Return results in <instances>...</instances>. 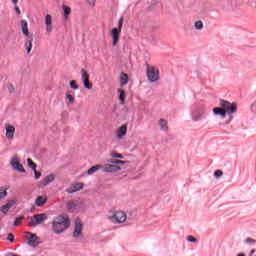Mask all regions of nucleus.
I'll list each match as a JSON object with an SVG mask.
<instances>
[{"instance_id":"nucleus-1","label":"nucleus","mask_w":256,"mask_h":256,"mask_svg":"<svg viewBox=\"0 0 256 256\" xmlns=\"http://www.w3.org/2000/svg\"><path fill=\"white\" fill-rule=\"evenodd\" d=\"M71 220L65 215H58L52 221V231L56 235H61L66 229H69Z\"/></svg>"},{"instance_id":"nucleus-2","label":"nucleus","mask_w":256,"mask_h":256,"mask_svg":"<svg viewBox=\"0 0 256 256\" xmlns=\"http://www.w3.org/2000/svg\"><path fill=\"white\" fill-rule=\"evenodd\" d=\"M191 119L194 123H199V121H203L207 115V106L205 104H194L190 109Z\"/></svg>"},{"instance_id":"nucleus-3","label":"nucleus","mask_w":256,"mask_h":256,"mask_svg":"<svg viewBox=\"0 0 256 256\" xmlns=\"http://www.w3.org/2000/svg\"><path fill=\"white\" fill-rule=\"evenodd\" d=\"M108 219L111 223H114V225H121L127 221V213L121 210L112 211L109 212Z\"/></svg>"},{"instance_id":"nucleus-4","label":"nucleus","mask_w":256,"mask_h":256,"mask_svg":"<svg viewBox=\"0 0 256 256\" xmlns=\"http://www.w3.org/2000/svg\"><path fill=\"white\" fill-rule=\"evenodd\" d=\"M219 105L223 111H226L230 121H233V113H237V105L227 100H220Z\"/></svg>"},{"instance_id":"nucleus-5","label":"nucleus","mask_w":256,"mask_h":256,"mask_svg":"<svg viewBox=\"0 0 256 256\" xmlns=\"http://www.w3.org/2000/svg\"><path fill=\"white\" fill-rule=\"evenodd\" d=\"M45 221H47V214L40 213L30 217L28 225L29 227H37V225H42V223H45Z\"/></svg>"},{"instance_id":"nucleus-6","label":"nucleus","mask_w":256,"mask_h":256,"mask_svg":"<svg viewBox=\"0 0 256 256\" xmlns=\"http://www.w3.org/2000/svg\"><path fill=\"white\" fill-rule=\"evenodd\" d=\"M146 75L150 83H157L159 81V69L155 66L148 67Z\"/></svg>"},{"instance_id":"nucleus-7","label":"nucleus","mask_w":256,"mask_h":256,"mask_svg":"<svg viewBox=\"0 0 256 256\" xmlns=\"http://www.w3.org/2000/svg\"><path fill=\"white\" fill-rule=\"evenodd\" d=\"M66 207L69 213H77L83 208V202L80 200H71L67 202Z\"/></svg>"},{"instance_id":"nucleus-8","label":"nucleus","mask_w":256,"mask_h":256,"mask_svg":"<svg viewBox=\"0 0 256 256\" xmlns=\"http://www.w3.org/2000/svg\"><path fill=\"white\" fill-rule=\"evenodd\" d=\"M10 167L14 171H18L19 173H25V168H23V165L19 163V158L17 156H13L10 161Z\"/></svg>"},{"instance_id":"nucleus-9","label":"nucleus","mask_w":256,"mask_h":256,"mask_svg":"<svg viewBox=\"0 0 256 256\" xmlns=\"http://www.w3.org/2000/svg\"><path fill=\"white\" fill-rule=\"evenodd\" d=\"M26 235L27 245L30 247H37L39 245V237H37V234L27 232Z\"/></svg>"},{"instance_id":"nucleus-10","label":"nucleus","mask_w":256,"mask_h":256,"mask_svg":"<svg viewBox=\"0 0 256 256\" xmlns=\"http://www.w3.org/2000/svg\"><path fill=\"white\" fill-rule=\"evenodd\" d=\"M80 73H81V80L85 89H88V90L93 89V84L89 82V73H87L85 69H81Z\"/></svg>"},{"instance_id":"nucleus-11","label":"nucleus","mask_w":256,"mask_h":256,"mask_svg":"<svg viewBox=\"0 0 256 256\" xmlns=\"http://www.w3.org/2000/svg\"><path fill=\"white\" fill-rule=\"evenodd\" d=\"M6 139L13 141L15 139V127L11 124H5Z\"/></svg>"},{"instance_id":"nucleus-12","label":"nucleus","mask_w":256,"mask_h":256,"mask_svg":"<svg viewBox=\"0 0 256 256\" xmlns=\"http://www.w3.org/2000/svg\"><path fill=\"white\" fill-rule=\"evenodd\" d=\"M83 231V224L81 223V220L77 219L75 220L74 225V231H73V237H81Z\"/></svg>"},{"instance_id":"nucleus-13","label":"nucleus","mask_w":256,"mask_h":256,"mask_svg":"<svg viewBox=\"0 0 256 256\" xmlns=\"http://www.w3.org/2000/svg\"><path fill=\"white\" fill-rule=\"evenodd\" d=\"M46 32L48 35L53 33V17L49 14L45 16Z\"/></svg>"},{"instance_id":"nucleus-14","label":"nucleus","mask_w":256,"mask_h":256,"mask_svg":"<svg viewBox=\"0 0 256 256\" xmlns=\"http://www.w3.org/2000/svg\"><path fill=\"white\" fill-rule=\"evenodd\" d=\"M103 171L104 173H115L116 171H121V166H117L115 164H105Z\"/></svg>"},{"instance_id":"nucleus-15","label":"nucleus","mask_w":256,"mask_h":256,"mask_svg":"<svg viewBox=\"0 0 256 256\" xmlns=\"http://www.w3.org/2000/svg\"><path fill=\"white\" fill-rule=\"evenodd\" d=\"M20 25H21V31L23 35H25V37L27 38L33 37V35L29 34V24L27 23V20H21Z\"/></svg>"},{"instance_id":"nucleus-16","label":"nucleus","mask_w":256,"mask_h":256,"mask_svg":"<svg viewBox=\"0 0 256 256\" xmlns=\"http://www.w3.org/2000/svg\"><path fill=\"white\" fill-rule=\"evenodd\" d=\"M125 135H127V125H122L116 131V138L118 141H121V139H123V137H125Z\"/></svg>"},{"instance_id":"nucleus-17","label":"nucleus","mask_w":256,"mask_h":256,"mask_svg":"<svg viewBox=\"0 0 256 256\" xmlns=\"http://www.w3.org/2000/svg\"><path fill=\"white\" fill-rule=\"evenodd\" d=\"M83 189V183L72 184L67 190L66 193L73 194L77 193V191H81Z\"/></svg>"},{"instance_id":"nucleus-18","label":"nucleus","mask_w":256,"mask_h":256,"mask_svg":"<svg viewBox=\"0 0 256 256\" xmlns=\"http://www.w3.org/2000/svg\"><path fill=\"white\" fill-rule=\"evenodd\" d=\"M12 207H15V200H8L7 203L0 208V211L7 214Z\"/></svg>"},{"instance_id":"nucleus-19","label":"nucleus","mask_w":256,"mask_h":256,"mask_svg":"<svg viewBox=\"0 0 256 256\" xmlns=\"http://www.w3.org/2000/svg\"><path fill=\"white\" fill-rule=\"evenodd\" d=\"M119 30L117 28H114L111 31V37H112V46L115 47L119 41Z\"/></svg>"},{"instance_id":"nucleus-20","label":"nucleus","mask_w":256,"mask_h":256,"mask_svg":"<svg viewBox=\"0 0 256 256\" xmlns=\"http://www.w3.org/2000/svg\"><path fill=\"white\" fill-rule=\"evenodd\" d=\"M48 198L47 196H38L35 199V205L36 207H43V205H45V203H47Z\"/></svg>"},{"instance_id":"nucleus-21","label":"nucleus","mask_w":256,"mask_h":256,"mask_svg":"<svg viewBox=\"0 0 256 256\" xmlns=\"http://www.w3.org/2000/svg\"><path fill=\"white\" fill-rule=\"evenodd\" d=\"M27 39L28 40L25 43V47H26V53L27 55H29V53H31V49H33V36H28Z\"/></svg>"},{"instance_id":"nucleus-22","label":"nucleus","mask_w":256,"mask_h":256,"mask_svg":"<svg viewBox=\"0 0 256 256\" xmlns=\"http://www.w3.org/2000/svg\"><path fill=\"white\" fill-rule=\"evenodd\" d=\"M158 125H159V127H160V131H169V125H168L167 120L161 118V119L158 121Z\"/></svg>"},{"instance_id":"nucleus-23","label":"nucleus","mask_w":256,"mask_h":256,"mask_svg":"<svg viewBox=\"0 0 256 256\" xmlns=\"http://www.w3.org/2000/svg\"><path fill=\"white\" fill-rule=\"evenodd\" d=\"M63 17L65 21L69 19V15H71V8L65 4L62 5Z\"/></svg>"},{"instance_id":"nucleus-24","label":"nucleus","mask_w":256,"mask_h":256,"mask_svg":"<svg viewBox=\"0 0 256 256\" xmlns=\"http://www.w3.org/2000/svg\"><path fill=\"white\" fill-rule=\"evenodd\" d=\"M55 181V176L53 174H49L43 179V186L47 187V185H50V183H53Z\"/></svg>"},{"instance_id":"nucleus-25","label":"nucleus","mask_w":256,"mask_h":256,"mask_svg":"<svg viewBox=\"0 0 256 256\" xmlns=\"http://www.w3.org/2000/svg\"><path fill=\"white\" fill-rule=\"evenodd\" d=\"M127 83H129V76L126 73L122 72L120 77V86L125 87Z\"/></svg>"},{"instance_id":"nucleus-26","label":"nucleus","mask_w":256,"mask_h":256,"mask_svg":"<svg viewBox=\"0 0 256 256\" xmlns=\"http://www.w3.org/2000/svg\"><path fill=\"white\" fill-rule=\"evenodd\" d=\"M102 168H103V166H101V165L92 166L90 169H88L87 175H93L94 173H97V171H99V169H102Z\"/></svg>"},{"instance_id":"nucleus-27","label":"nucleus","mask_w":256,"mask_h":256,"mask_svg":"<svg viewBox=\"0 0 256 256\" xmlns=\"http://www.w3.org/2000/svg\"><path fill=\"white\" fill-rule=\"evenodd\" d=\"M118 99L122 105H125V91L123 89H118Z\"/></svg>"},{"instance_id":"nucleus-28","label":"nucleus","mask_w":256,"mask_h":256,"mask_svg":"<svg viewBox=\"0 0 256 256\" xmlns=\"http://www.w3.org/2000/svg\"><path fill=\"white\" fill-rule=\"evenodd\" d=\"M23 219H25V216H19L15 218V221L13 223V227H19V225L21 224V222L23 221Z\"/></svg>"},{"instance_id":"nucleus-29","label":"nucleus","mask_w":256,"mask_h":256,"mask_svg":"<svg viewBox=\"0 0 256 256\" xmlns=\"http://www.w3.org/2000/svg\"><path fill=\"white\" fill-rule=\"evenodd\" d=\"M194 28L196 31H201L203 29V22L201 20H198L194 23Z\"/></svg>"},{"instance_id":"nucleus-30","label":"nucleus","mask_w":256,"mask_h":256,"mask_svg":"<svg viewBox=\"0 0 256 256\" xmlns=\"http://www.w3.org/2000/svg\"><path fill=\"white\" fill-rule=\"evenodd\" d=\"M27 164L32 169V171H35V169H37V164L34 163L33 160H31V158L27 159Z\"/></svg>"},{"instance_id":"nucleus-31","label":"nucleus","mask_w":256,"mask_h":256,"mask_svg":"<svg viewBox=\"0 0 256 256\" xmlns=\"http://www.w3.org/2000/svg\"><path fill=\"white\" fill-rule=\"evenodd\" d=\"M66 99H67L68 103H75V97H73V95H71V92L66 93Z\"/></svg>"},{"instance_id":"nucleus-32","label":"nucleus","mask_w":256,"mask_h":256,"mask_svg":"<svg viewBox=\"0 0 256 256\" xmlns=\"http://www.w3.org/2000/svg\"><path fill=\"white\" fill-rule=\"evenodd\" d=\"M70 87L71 89H74V91H77L79 89V86L77 83H75V80L70 81Z\"/></svg>"},{"instance_id":"nucleus-33","label":"nucleus","mask_w":256,"mask_h":256,"mask_svg":"<svg viewBox=\"0 0 256 256\" xmlns=\"http://www.w3.org/2000/svg\"><path fill=\"white\" fill-rule=\"evenodd\" d=\"M214 115H221L222 111H223V108H213L212 109Z\"/></svg>"},{"instance_id":"nucleus-34","label":"nucleus","mask_w":256,"mask_h":256,"mask_svg":"<svg viewBox=\"0 0 256 256\" xmlns=\"http://www.w3.org/2000/svg\"><path fill=\"white\" fill-rule=\"evenodd\" d=\"M110 155H111V157H114V159H123V155H121L117 152H113Z\"/></svg>"},{"instance_id":"nucleus-35","label":"nucleus","mask_w":256,"mask_h":256,"mask_svg":"<svg viewBox=\"0 0 256 256\" xmlns=\"http://www.w3.org/2000/svg\"><path fill=\"white\" fill-rule=\"evenodd\" d=\"M214 177H216V179H219V177H223V171L221 170H216L214 172Z\"/></svg>"},{"instance_id":"nucleus-36","label":"nucleus","mask_w":256,"mask_h":256,"mask_svg":"<svg viewBox=\"0 0 256 256\" xmlns=\"http://www.w3.org/2000/svg\"><path fill=\"white\" fill-rule=\"evenodd\" d=\"M123 28V17H121L118 21V28L117 30L121 32V29Z\"/></svg>"},{"instance_id":"nucleus-37","label":"nucleus","mask_w":256,"mask_h":256,"mask_svg":"<svg viewBox=\"0 0 256 256\" xmlns=\"http://www.w3.org/2000/svg\"><path fill=\"white\" fill-rule=\"evenodd\" d=\"M4 197H7V190L0 189V201H1Z\"/></svg>"},{"instance_id":"nucleus-38","label":"nucleus","mask_w":256,"mask_h":256,"mask_svg":"<svg viewBox=\"0 0 256 256\" xmlns=\"http://www.w3.org/2000/svg\"><path fill=\"white\" fill-rule=\"evenodd\" d=\"M187 241L189 243H197V239L195 237H193V236H188L187 237Z\"/></svg>"},{"instance_id":"nucleus-39","label":"nucleus","mask_w":256,"mask_h":256,"mask_svg":"<svg viewBox=\"0 0 256 256\" xmlns=\"http://www.w3.org/2000/svg\"><path fill=\"white\" fill-rule=\"evenodd\" d=\"M7 240L10 241V243H13L15 241V236L13 234H8Z\"/></svg>"},{"instance_id":"nucleus-40","label":"nucleus","mask_w":256,"mask_h":256,"mask_svg":"<svg viewBox=\"0 0 256 256\" xmlns=\"http://www.w3.org/2000/svg\"><path fill=\"white\" fill-rule=\"evenodd\" d=\"M245 243H248V244H255V243H256V240L253 239V238H247V239L245 240Z\"/></svg>"},{"instance_id":"nucleus-41","label":"nucleus","mask_w":256,"mask_h":256,"mask_svg":"<svg viewBox=\"0 0 256 256\" xmlns=\"http://www.w3.org/2000/svg\"><path fill=\"white\" fill-rule=\"evenodd\" d=\"M35 179H41V172H37V169L34 171Z\"/></svg>"},{"instance_id":"nucleus-42","label":"nucleus","mask_w":256,"mask_h":256,"mask_svg":"<svg viewBox=\"0 0 256 256\" xmlns=\"http://www.w3.org/2000/svg\"><path fill=\"white\" fill-rule=\"evenodd\" d=\"M88 2V5H90V7H95V1L96 0H86Z\"/></svg>"},{"instance_id":"nucleus-43","label":"nucleus","mask_w":256,"mask_h":256,"mask_svg":"<svg viewBox=\"0 0 256 256\" xmlns=\"http://www.w3.org/2000/svg\"><path fill=\"white\" fill-rule=\"evenodd\" d=\"M220 117H223V119H224V117H227V111H225V110L222 109V112H221V114H220Z\"/></svg>"},{"instance_id":"nucleus-44","label":"nucleus","mask_w":256,"mask_h":256,"mask_svg":"<svg viewBox=\"0 0 256 256\" xmlns=\"http://www.w3.org/2000/svg\"><path fill=\"white\" fill-rule=\"evenodd\" d=\"M125 163H127V162L122 161V160H117L116 161V165H125Z\"/></svg>"},{"instance_id":"nucleus-45","label":"nucleus","mask_w":256,"mask_h":256,"mask_svg":"<svg viewBox=\"0 0 256 256\" xmlns=\"http://www.w3.org/2000/svg\"><path fill=\"white\" fill-rule=\"evenodd\" d=\"M108 162L112 163L113 165H117V159H110Z\"/></svg>"},{"instance_id":"nucleus-46","label":"nucleus","mask_w":256,"mask_h":256,"mask_svg":"<svg viewBox=\"0 0 256 256\" xmlns=\"http://www.w3.org/2000/svg\"><path fill=\"white\" fill-rule=\"evenodd\" d=\"M15 12L17 13V15H21V9H19L17 6H15Z\"/></svg>"},{"instance_id":"nucleus-47","label":"nucleus","mask_w":256,"mask_h":256,"mask_svg":"<svg viewBox=\"0 0 256 256\" xmlns=\"http://www.w3.org/2000/svg\"><path fill=\"white\" fill-rule=\"evenodd\" d=\"M253 255H255V249H252V250L250 251V254H249V256H253Z\"/></svg>"},{"instance_id":"nucleus-48","label":"nucleus","mask_w":256,"mask_h":256,"mask_svg":"<svg viewBox=\"0 0 256 256\" xmlns=\"http://www.w3.org/2000/svg\"><path fill=\"white\" fill-rule=\"evenodd\" d=\"M12 3H13L14 5H17V3H19V0H12Z\"/></svg>"},{"instance_id":"nucleus-49","label":"nucleus","mask_w":256,"mask_h":256,"mask_svg":"<svg viewBox=\"0 0 256 256\" xmlns=\"http://www.w3.org/2000/svg\"><path fill=\"white\" fill-rule=\"evenodd\" d=\"M233 120H231V117H229V120L226 122V125H229Z\"/></svg>"},{"instance_id":"nucleus-50","label":"nucleus","mask_w":256,"mask_h":256,"mask_svg":"<svg viewBox=\"0 0 256 256\" xmlns=\"http://www.w3.org/2000/svg\"><path fill=\"white\" fill-rule=\"evenodd\" d=\"M237 256H245V254L239 253V254H237Z\"/></svg>"}]
</instances>
